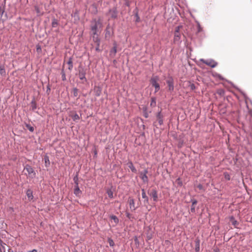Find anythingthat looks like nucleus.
<instances>
[{
	"instance_id": "obj_1",
	"label": "nucleus",
	"mask_w": 252,
	"mask_h": 252,
	"mask_svg": "<svg viewBox=\"0 0 252 252\" xmlns=\"http://www.w3.org/2000/svg\"><path fill=\"white\" fill-rule=\"evenodd\" d=\"M102 27L101 19L100 17L98 19L94 18L91 21L90 25V35L91 37L93 36H99L100 32L99 29Z\"/></svg>"
},
{
	"instance_id": "obj_2",
	"label": "nucleus",
	"mask_w": 252,
	"mask_h": 252,
	"mask_svg": "<svg viewBox=\"0 0 252 252\" xmlns=\"http://www.w3.org/2000/svg\"><path fill=\"white\" fill-rule=\"evenodd\" d=\"M24 171H26L27 172V173H25V175L30 179H33L35 178L36 176V171L30 164H26L24 165Z\"/></svg>"
},
{
	"instance_id": "obj_3",
	"label": "nucleus",
	"mask_w": 252,
	"mask_h": 252,
	"mask_svg": "<svg viewBox=\"0 0 252 252\" xmlns=\"http://www.w3.org/2000/svg\"><path fill=\"white\" fill-rule=\"evenodd\" d=\"M78 76L79 79L82 81V84H85L87 82V79L86 77V69L84 68L82 65H79L78 67V72L76 74Z\"/></svg>"
},
{
	"instance_id": "obj_4",
	"label": "nucleus",
	"mask_w": 252,
	"mask_h": 252,
	"mask_svg": "<svg viewBox=\"0 0 252 252\" xmlns=\"http://www.w3.org/2000/svg\"><path fill=\"white\" fill-rule=\"evenodd\" d=\"M159 80V77L157 75L153 76L150 79V82L153 87H155V93H157L160 90V85L158 83Z\"/></svg>"
},
{
	"instance_id": "obj_5",
	"label": "nucleus",
	"mask_w": 252,
	"mask_h": 252,
	"mask_svg": "<svg viewBox=\"0 0 252 252\" xmlns=\"http://www.w3.org/2000/svg\"><path fill=\"white\" fill-rule=\"evenodd\" d=\"M93 42L95 44V50L97 52H101L102 49H100V39L99 36H93L92 37Z\"/></svg>"
},
{
	"instance_id": "obj_6",
	"label": "nucleus",
	"mask_w": 252,
	"mask_h": 252,
	"mask_svg": "<svg viewBox=\"0 0 252 252\" xmlns=\"http://www.w3.org/2000/svg\"><path fill=\"white\" fill-rule=\"evenodd\" d=\"M200 61L212 68H214L218 65V63L213 59H201Z\"/></svg>"
},
{
	"instance_id": "obj_7",
	"label": "nucleus",
	"mask_w": 252,
	"mask_h": 252,
	"mask_svg": "<svg viewBox=\"0 0 252 252\" xmlns=\"http://www.w3.org/2000/svg\"><path fill=\"white\" fill-rule=\"evenodd\" d=\"M166 82L168 85V91L170 92H173L174 90V82L173 78L172 76L168 77V78L166 81Z\"/></svg>"
},
{
	"instance_id": "obj_8",
	"label": "nucleus",
	"mask_w": 252,
	"mask_h": 252,
	"mask_svg": "<svg viewBox=\"0 0 252 252\" xmlns=\"http://www.w3.org/2000/svg\"><path fill=\"white\" fill-rule=\"evenodd\" d=\"M148 194L153 198V201L157 202L158 200V191L156 189L148 190Z\"/></svg>"
},
{
	"instance_id": "obj_9",
	"label": "nucleus",
	"mask_w": 252,
	"mask_h": 252,
	"mask_svg": "<svg viewBox=\"0 0 252 252\" xmlns=\"http://www.w3.org/2000/svg\"><path fill=\"white\" fill-rule=\"evenodd\" d=\"M113 34V29L111 28L110 24H108L105 30V38H110Z\"/></svg>"
},
{
	"instance_id": "obj_10",
	"label": "nucleus",
	"mask_w": 252,
	"mask_h": 252,
	"mask_svg": "<svg viewBox=\"0 0 252 252\" xmlns=\"http://www.w3.org/2000/svg\"><path fill=\"white\" fill-rule=\"evenodd\" d=\"M164 117V116L162 113L161 110L157 113L156 118L159 126H161L163 125Z\"/></svg>"
},
{
	"instance_id": "obj_11",
	"label": "nucleus",
	"mask_w": 252,
	"mask_h": 252,
	"mask_svg": "<svg viewBox=\"0 0 252 252\" xmlns=\"http://www.w3.org/2000/svg\"><path fill=\"white\" fill-rule=\"evenodd\" d=\"M108 13L111 14V17L113 19H117L118 17V11L117 7H114L109 10Z\"/></svg>"
},
{
	"instance_id": "obj_12",
	"label": "nucleus",
	"mask_w": 252,
	"mask_h": 252,
	"mask_svg": "<svg viewBox=\"0 0 252 252\" xmlns=\"http://www.w3.org/2000/svg\"><path fill=\"white\" fill-rule=\"evenodd\" d=\"M113 47L110 51L109 55L111 58H114L117 52V44L114 42L113 44Z\"/></svg>"
},
{
	"instance_id": "obj_13",
	"label": "nucleus",
	"mask_w": 252,
	"mask_h": 252,
	"mask_svg": "<svg viewBox=\"0 0 252 252\" xmlns=\"http://www.w3.org/2000/svg\"><path fill=\"white\" fill-rule=\"evenodd\" d=\"M26 194L29 201H33V191L31 189H28L26 190Z\"/></svg>"
},
{
	"instance_id": "obj_14",
	"label": "nucleus",
	"mask_w": 252,
	"mask_h": 252,
	"mask_svg": "<svg viewBox=\"0 0 252 252\" xmlns=\"http://www.w3.org/2000/svg\"><path fill=\"white\" fill-rule=\"evenodd\" d=\"M128 202L131 210L132 211H134L137 209V207L135 206V202L134 199L129 197Z\"/></svg>"
},
{
	"instance_id": "obj_15",
	"label": "nucleus",
	"mask_w": 252,
	"mask_h": 252,
	"mask_svg": "<svg viewBox=\"0 0 252 252\" xmlns=\"http://www.w3.org/2000/svg\"><path fill=\"white\" fill-rule=\"evenodd\" d=\"M82 191L80 189L79 186H75L74 188V194L77 197H80L82 194Z\"/></svg>"
},
{
	"instance_id": "obj_16",
	"label": "nucleus",
	"mask_w": 252,
	"mask_h": 252,
	"mask_svg": "<svg viewBox=\"0 0 252 252\" xmlns=\"http://www.w3.org/2000/svg\"><path fill=\"white\" fill-rule=\"evenodd\" d=\"M181 35L180 33H174V39H173L174 42L175 43H180L182 42V41L181 40Z\"/></svg>"
},
{
	"instance_id": "obj_17",
	"label": "nucleus",
	"mask_w": 252,
	"mask_h": 252,
	"mask_svg": "<svg viewBox=\"0 0 252 252\" xmlns=\"http://www.w3.org/2000/svg\"><path fill=\"white\" fill-rule=\"evenodd\" d=\"M133 13L136 18L135 20V23H139L140 22V18L138 15V9L137 7H136L135 9L133 10Z\"/></svg>"
},
{
	"instance_id": "obj_18",
	"label": "nucleus",
	"mask_w": 252,
	"mask_h": 252,
	"mask_svg": "<svg viewBox=\"0 0 252 252\" xmlns=\"http://www.w3.org/2000/svg\"><path fill=\"white\" fill-rule=\"evenodd\" d=\"M200 240L199 238H196L195 240V252H200Z\"/></svg>"
},
{
	"instance_id": "obj_19",
	"label": "nucleus",
	"mask_w": 252,
	"mask_h": 252,
	"mask_svg": "<svg viewBox=\"0 0 252 252\" xmlns=\"http://www.w3.org/2000/svg\"><path fill=\"white\" fill-rule=\"evenodd\" d=\"M94 91L95 93V95L96 96H99L101 94L102 89L99 86H95L94 88Z\"/></svg>"
},
{
	"instance_id": "obj_20",
	"label": "nucleus",
	"mask_w": 252,
	"mask_h": 252,
	"mask_svg": "<svg viewBox=\"0 0 252 252\" xmlns=\"http://www.w3.org/2000/svg\"><path fill=\"white\" fill-rule=\"evenodd\" d=\"M127 165L128 167L130 169L131 171L132 172L136 173L137 172V170L135 168V167H134V166L133 165V164L131 161H129L127 162Z\"/></svg>"
},
{
	"instance_id": "obj_21",
	"label": "nucleus",
	"mask_w": 252,
	"mask_h": 252,
	"mask_svg": "<svg viewBox=\"0 0 252 252\" xmlns=\"http://www.w3.org/2000/svg\"><path fill=\"white\" fill-rule=\"evenodd\" d=\"M140 177L144 183H148L149 182L148 178L147 175L140 173Z\"/></svg>"
},
{
	"instance_id": "obj_22",
	"label": "nucleus",
	"mask_w": 252,
	"mask_h": 252,
	"mask_svg": "<svg viewBox=\"0 0 252 252\" xmlns=\"http://www.w3.org/2000/svg\"><path fill=\"white\" fill-rule=\"evenodd\" d=\"M229 220L231 222L232 224L236 228H237V225L239 224V222L235 219L233 216H231L229 218Z\"/></svg>"
},
{
	"instance_id": "obj_23",
	"label": "nucleus",
	"mask_w": 252,
	"mask_h": 252,
	"mask_svg": "<svg viewBox=\"0 0 252 252\" xmlns=\"http://www.w3.org/2000/svg\"><path fill=\"white\" fill-rule=\"evenodd\" d=\"M66 63H67V64H68V69L70 71H71L73 68V62H72V57H69L68 61Z\"/></svg>"
},
{
	"instance_id": "obj_24",
	"label": "nucleus",
	"mask_w": 252,
	"mask_h": 252,
	"mask_svg": "<svg viewBox=\"0 0 252 252\" xmlns=\"http://www.w3.org/2000/svg\"><path fill=\"white\" fill-rule=\"evenodd\" d=\"M142 197L144 199L143 201V203L144 206H146L149 204V200L148 197L147 196L146 194H142Z\"/></svg>"
},
{
	"instance_id": "obj_25",
	"label": "nucleus",
	"mask_w": 252,
	"mask_h": 252,
	"mask_svg": "<svg viewBox=\"0 0 252 252\" xmlns=\"http://www.w3.org/2000/svg\"><path fill=\"white\" fill-rule=\"evenodd\" d=\"M157 105V98L153 96L151 98L150 106L152 107H155Z\"/></svg>"
},
{
	"instance_id": "obj_26",
	"label": "nucleus",
	"mask_w": 252,
	"mask_h": 252,
	"mask_svg": "<svg viewBox=\"0 0 252 252\" xmlns=\"http://www.w3.org/2000/svg\"><path fill=\"white\" fill-rule=\"evenodd\" d=\"M0 74L3 77H5L6 75V71L3 64L0 65Z\"/></svg>"
},
{
	"instance_id": "obj_27",
	"label": "nucleus",
	"mask_w": 252,
	"mask_h": 252,
	"mask_svg": "<svg viewBox=\"0 0 252 252\" xmlns=\"http://www.w3.org/2000/svg\"><path fill=\"white\" fill-rule=\"evenodd\" d=\"M44 160L45 162V166L46 167H48L50 165V162L49 160V158L47 155H45L44 157Z\"/></svg>"
},
{
	"instance_id": "obj_28",
	"label": "nucleus",
	"mask_w": 252,
	"mask_h": 252,
	"mask_svg": "<svg viewBox=\"0 0 252 252\" xmlns=\"http://www.w3.org/2000/svg\"><path fill=\"white\" fill-rule=\"evenodd\" d=\"M31 103V109L32 111H34V110L37 108V104L35 101L34 98H33Z\"/></svg>"
},
{
	"instance_id": "obj_29",
	"label": "nucleus",
	"mask_w": 252,
	"mask_h": 252,
	"mask_svg": "<svg viewBox=\"0 0 252 252\" xmlns=\"http://www.w3.org/2000/svg\"><path fill=\"white\" fill-rule=\"evenodd\" d=\"M151 111H150L149 112H148L147 107H144L143 108V116L145 118H148L149 117V113H151Z\"/></svg>"
},
{
	"instance_id": "obj_30",
	"label": "nucleus",
	"mask_w": 252,
	"mask_h": 252,
	"mask_svg": "<svg viewBox=\"0 0 252 252\" xmlns=\"http://www.w3.org/2000/svg\"><path fill=\"white\" fill-rule=\"evenodd\" d=\"M0 252H5V249L4 246L6 245V244L4 243L0 239Z\"/></svg>"
},
{
	"instance_id": "obj_31",
	"label": "nucleus",
	"mask_w": 252,
	"mask_h": 252,
	"mask_svg": "<svg viewBox=\"0 0 252 252\" xmlns=\"http://www.w3.org/2000/svg\"><path fill=\"white\" fill-rule=\"evenodd\" d=\"M106 193H107L108 196L110 198H111V199L113 198V197H114L113 192L111 189H107Z\"/></svg>"
},
{
	"instance_id": "obj_32",
	"label": "nucleus",
	"mask_w": 252,
	"mask_h": 252,
	"mask_svg": "<svg viewBox=\"0 0 252 252\" xmlns=\"http://www.w3.org/2000/svg\"><path fill=\"white\" fill-rule=\"evenodd\" d=\"M109 218L111 219V220H113L114 221V222L116 223V224H118L119 222V219L118 218V217L116 216H115V215H110Z\"/></svg>"
},
{
	"instance_id": "obj_33",
	"label": "nucleus",
	"mask_w": 252,
	"mask_h": 252,
	"mask_svg": "<svg viewBox=\"0 0 252 252\" xmlns=\"http://www.w3.org/2000/svg\"><path fill=\"white\" fill-rule=\"evenodd\" d=\"M71 117L73 121L76 122L80 119V116L77 114L75 113L74 114H72L71 115Z\"/></svg>"
},
{
	"instance_id": "obj_34",
	"label": "nucleus",
	"mask_w": 252,
	"mask_h": 252,
	"mask_svg": "<svg viewBox=\"0 0 252 252\" xmlns=\"http://www.w3.org/2000/svg\"><path fill=\"white\" fill-rule=\"evenodd\" d=\"M73 180L75 184V186H79L78 173H77L76 175L74 176Z\"/></svg>"
},
{
	"instance_id": "obj_35",
	"label": "nucleus",
	"mask_w": 252,
	"mask_h": 252,
	"mask_svg": "<svg viewBox=\"0 0 252 252\" xmlns=\"http://www.w3.org/2000/svg\"><path fill=\"white\" fill-rule=\"evenodd\" d=\"M79 90L77 88H74L72 89L73 95L74 97H77L78 96Z\"/></svg>"
},
{
	"instance_id": "obj_36",
	"label": "nucleus",
	"mask_w": 252,
	"mask_h": 252,
	"mask_svg": "<svg viewBox=\"0 0 252 252\" xmlns=\"http://www.w3.org/2000/svg\"><path fill=\"white\" fill-rule=\"evenodd\" d=\"M61 75H62V80L63 81H65L66 80V75H65V73L64 72V69L63 68L61 70Z\"/></svg>"
},
{
	"instance_id": "obj_37",
	"label": "nucleus",
	"mask_w": 252,
	"mask_h": 252,
	"mask_svg": "<svg viewBox=\"0 0 252 252\" xmlns=\"http://www.w3.org/2000/svg\"><path fill=\"white\" fill-rule=\"evenodd\" d=\"M58 25V20L54 18L52 20V27L53 28H56L57 27Z\"/></svg>"
},
{
	"instance_id": "obj_38",
	"label": "nucleus",
	"mask_w": 252,
	"mask_h": 252,
	"mask_svg": "<svg viewBox=\"0 0 252 252\" xmlns=\"http://www.w3.org/2000/svg\"><path fill=\"white\" fill-rule=\"evenodd\" d=\"M25 126L30 131L33 132L34 131V127L31 126L29 124H26Z\"/></svg>"
},
{
	"instance_id": "obj_39",
	"label": "nucleus",
	"mask_w": 252,
	"mask_h": 252,
	"mask_svg": "<svg viewBox=\"0 0 252 252\" xmlns=\"http://www.w3.org/2000/svg\"><path fill=\"white\" fill-rule=\"evenodd\" d=\"M196 23H197V32L199 33L203 31L202 28L201 27V25L199 22L196 21Z\"/></svg>"
},
{
	"instance_id": "obj_40",
	"label": "nucleus",
	"mask_w": 252,
	"mask_h": 252,
	"mask_svg": "<svg viewBox=\"0 0 252 252\" xmlns=\"http://www.w3.org/2000/svg\"><path fill=\"white\" fill-rule=\"evenodd\" d=\"M107 241L110 247H113L115 246V243L112 239H111L110 237H108L107 239Z\"/></svg>"
},
{
	"instance_id": "obj_41",
	"label": "nucleus",
	"mask_w": 252,
	"mask_h": 252,
	"mask_svg": "<svg viewBox=\"0 0 252 252\" xmlns=\"http://www.w3.org/2000/svg\"><path fill=\"white\" fill-rule=\"evenodd\" d=\"M224 177L225 179L227 181H229L230 180V176L228 173L225 172L223 173Z\"/></svg>"
},
{
	"instance_id": "obj_42",
	"label": "nucleus",
	"mask_w": 252,
	"mask_h": 252,
	"mask_svg": "<svg viewBox=\"0 0 252 252\" xmlns=\"http://www.w3.org/2000/svg\"><path fill=\"white\" fill-rule=\"evenodd\" d=\"M214 76L216 77L218 79H219L220 80H224V78H223V77H222V76L220 74H218L217 73H216L215 74H214Z\"/></svg>"
},
{
	"instance_id": "obj_43",
	"label": "nucleus",
	"mask_w": 252,
	"mask_h": 252,
	"mask_svg": "<svg viewBox=\"0 0 252 252\" xmlns=\"http://www.w3.org/2000/svg\"><path fill=\"white\" fill-rule=\"evenodd\" d=\"M126 217H127V218H128L129 220H131L134 218L132 216V215L131 214H130L129 213H128V212H126Z\"/></svg>"
},
{
	"instance_id": "obj_44",
	"label": "nucleus",
	"mask_w": 252,
	"mask_h": 252,
	"mask_svg": "<svg viewBox=\"0 0 252 252\" xmlns=\"http://www.w3.org/2000/svg\"><path fill=\"white\" fill-rule=\"evenodd\" d=\"M5 12V9L2 8V6H0V18H1Z\"/></svg>"
},
{
	"instance_id": "obj_45",
	"label": "nucleus",
	"mask_w": 252,
	"mask_h": 252,
	"mask_svg": "<svg viewBox=\"0 0 252 252\" xmlns=\"http://www.w3.org/2000/svg\"><path fill=\"white\" fill-rule=\"evenodd\" d=\"M181 28V26H178L175 28V30L174 32V33H180V29Z\"/></svg>"
},
{
	"instance_id": "obj_46",
	"label": "nucleus",
	"mask_w": 252,
	"mask_h": 252,
	"mask_svg": "<svg viewBox=\"0 0 252 252\" xmlns=\"http://www.w3.org/2000/svg\"><path fill=\"white\" fill-rule=\"evenodd\" d=\"M152 237H153V236H152V233H148L147 234L146 238H147V240H151L152 238Z\"/></svg>"
},
{
	"instance_id": "obj_47",
	"label": "nucleus",
	"mask_w": 252,
	"mask_h": 252,
	"mask_svg": "<svg viewBox=\"0 0 252 252\" xmlns=\"http://www.w3.org/2000/svg\"><path fill=\"white\" fill-rule=\"evenodd\" d=\"M190 212H191L192 213H195L196 210H195V205L193 206V205H191V208H190Z\"/></svg>"
},
{
	"instance_id": "obj_48",
	"label": "nucleus",
	"mask_w": 252,
	"mask_h": 252,
	"mask_svg": "<svg viewBox=\"0 0 252 252\" xmlns=\"http://www.w3.org/2000/svg\"><path fill=\"white\" fill-rule=\"evenodd\" d=\"M50 91H51L50 86L49 83H48V85L47 86L46 93L48 94H49L50 93Z\"/></svg>"
},
{
	"instance_id": "obj_49",
	"label": "nucleus",
	"mask_w": 252,
	"mask_h": 252,
	"mask_svg": "<svg viewBox=\"0 0 252 252\" xmlns=\"http://www.w3.org/2000/svg\"><path fill=\"white\" fill-rule=\"evenodd\" d=\"M190 202L192 203V205L193 206L195 205L197 203V200L195 199H191Z\"/></svg>"
},
{
	"instance_id": "obj_50",
	"label": "nucleus",
	"mask_w": 252,
	"mask_h": 252,
	"mask_svg": "<svg viewBox=\"0 0 252 252\" xmlns=\"http://www.w3.org/2000/svg\"><path fill=\"white\" fill-rule=\"evenodd\" d=\"M177 182V184L180 186H182L183 185V183H182V182L181 181V179L180 178H178L177 180H176Z\"/></svg>"
},
{
	"instance_id": "obj_51",
	"label": "nucleus",
	"mask_w": 252,
	"mask_h": 252,
	"mask_svg": "<svg viewBox=\"0 0 252 252\" xmlns=\"http://www.w3.org/2000/svg\"><path fill=\"white\" fill-rule=\"evenodd\" d=\"M36 51L38 53L41 52V48L39 44L36 45Z\"/></svg>"
},
{
	"instance_id": "obj_52",
	"label": "nucleus",
	"mask_w": 252,
	"mask_h": 252,
	"mask_svg": "<svg viewBox=\"0 0 252 252\" xmlns=\"http://www.w3.org/2000/svg\"><path fill=\"white\" fill-rule=\"evenodd\" d=\"M190 89L192 90H193L194 89H195V86L194 84H191L190 85Z\"/></svg>"
},
{
	"instance_id": "obj_53",
	"label": "nucleus",
	"mask_w": 252,
	"mask_h": 252,
	"mask_svg": "<svg viewBox=\"0 0 252 252\" xmlns=\"http://www.w3.org/2000/svg\"><path fill=\"white\" fill-rule=\"evenodd\" d=\"M5 3H6V0H4L2 3V5L1 6H2V8H5Z\"/></svg>"
},
{
	"instance_id": "obj_54",
	"label": "nucleus",
	"mask_w": 252,
	"mask_h": 252,
	"mask_svg": "<svg viewBox=\"0 0 252 252\" xmlns=\"http://www.w3.org/2000/svg\"><path fill=\"white\" fill-rule=\"evenodd\" d=\"M197 188H198L199 189H200V190H201V189H203V186H202L201 184H199V185H197Z\"/></svg>"
},
{
	"instance_id": "obj_55",
	"label": "nucleus",
	"mask_w": 252,
	"mask_h": 252,
	"mask_svg": "<svg viewBox=\"0 0 252 252\" xmlns=\"http://www.w3.org/2000/svg\"><path fill=\"white\" fill-rule=\"evenodd\" d=\"M94 158H96L97 157V151L96 150L94 151Z\"/></svg>"
},
{
	"instance_id": "obj_56",
	"label": "nucleus",
	"mask_w": 252,
	"mask_h": 252,
	"mask_svg": "<svg viewBox=\"0 0 252 252\" xmlns=\"http://www.w3.org/2000/svg\"><path fill=\"white\" fill-rule=\"evenodd\" d=\"M148 172V170L147 169H146L144 170L143 171L141 172L140 173H143V174H145L147 175Z\"/></svg>"
},
{
	"instance_id": "obj_57",
	"label": "nucleus",
	"mask_w": 252,
	"mask_h": 252,
	"mask_svg": "<svg viewBox=\"0 0 252 252\" xmlns=\"http://www.w3.org/2000/svg\"><path fill=\"white\" fill-rule=\"evenodd\" d=\"M134 241H135V244H139L138 240L136 237H135Z\"/></svg>"
},
{
	"instance_id": "obj_58",
	"label": "nucleus",
	"mask_w": 252,
	"mask_h": 252,
	"mask_svg": "<svg viewBox=\"0 0 252 252\" xmlns=\"http://www.w3.org/2000/svg\"><path fill=\"white\" fill-rule=\"evenodd\" d=\"M125 5L126 6L129 7L130 6V4H129V1H126V3H125Z\"/></svg>"
},
{
	"instance_id": "obj_59",
	"label": "nucleus",
	"mask_w": 252,
	"mask_h": 252,
	"mask_svg": "<svg viewBox=\"0 0 252 252\" xmlns=\"http://www.w3.org/2000/svg\"><path fill=\"white\" fill-rule=\"evenodd\" d=\"M141 191H142V194H146L145 189H142Z\"/></svg>"
},
{
	"instance_id": "obj_60",
	"label": "nucleus",
	"mask_w": 252,
	"mask_h": 252,
	"mask_svg": "<svg viewBox=\"0 0 252 252\" xmlns=\"http://www.w3.org/2000/svg\"><path fill=\"white\" fill-rule=\"evenodd\" d=\"M249 113L252 117V109H251L249 111Z\"/></svg>"
},
{
	"instance_id": "obj_61",
	"label": "nucleus",
	"mask_w": 252,
	"mask_h": 252,
	"mask_svg": "<svg viewBox=\"0 0 252 252\" xmlns=\"http://www.w3.org/2000/svg\"><path fill=\"white\" fill-rule=\"evenodd\" d=\"M37 252V250H35V249H33V250H32V251H29V252Z\"/></svg>"
},
{
	"instance_id": "obj_62",
	"label": "nucleus",
	"mask_w": 252,
	"mask_h": 252,
	"mask_svg": "<svg viewBox=\"0 0 252 252\" xmlns=\"http://www.w3.org/2000/svg\"><path fill=\"white\" fill-rule=\"evenodd\" d=\"M94 8H95V10H94V14H96L97 12V8L95 6H94Z\"/></svg>"
},
{
	"instance_id": "obj_63",
	"label": "nucleus",
	"mask_w": 252,
	"mask_h": 252,
	"mask_svg": "<svg viewBox=\"0 0 252 252\" xmlns=\"http://www.w3.org/2000/svg\"><path fill=\"white\" fill-rule=\"evenodd\" d=\"M8 252H13V251L11 249H9L8 251Z\"/></svg>"
},
{
	"instance_id": "obj_64",
	"label": "nucleus",
	"mask_w": 252,
	"mask_h": 252,
	"mask_svg": "<svg viewBox=\"0 0 252 252\" xmlns=\"http://www.w3.org/2000/svg\"><path fill=\"white\" fill-rule=\"evenodd\" d=\"M113 63H114V64H115V63H117V60H113Z\"/></svg>"
}]
</instances>
